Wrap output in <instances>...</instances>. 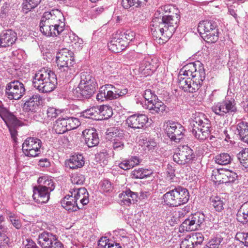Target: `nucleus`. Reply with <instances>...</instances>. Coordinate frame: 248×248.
I'll use <instances>...</instances> for the list:
<instances>
[{
	"label": "nucleus",
	"mask_w": 248,
	"mask_h": 248,
	"mask_svg": "<svg viewBox=\"0 0 248 248\" xmlns=\"http://www.w3.org/2000/svg\"><path fill=\"white\" fill-rule=\"evenodd\" d=\"M180 16L164 15L159 8L154 14L151 31L154 39L158 40L159 44L167 41L173 35L178 27Z\"/></svg>",
	"instance_id": "f257e3e1"
},
{
	"label": "nucleus",
	"mask_w": 248,
	"mask_h": 248,
	"mask_svg": "<svg viewBox=\"0 0 248 248\" xmlns=\"http://www.w3.org/2000/svg\"><path fill=\"white\" fill-rule=\"evenodd\" d=\"M65 24L62 13L57 9L44 13L40 22V31L47 37H56L64 30Z\"/></svg>",
	"instance_id": "f03ea898"
},
{
	"label": "nucleus",
	"mask_w": 248,
	"mask_h": 248,
	"mask_svg": "<svg viewBox=\"0 0 248 248\" xmlns=\"http://www.w3.org/2000/svg\"><path fill=\"white\" fill-rule=\"evenodd\" d=\"M32 83L34 87L39 92L46 93L54 90L57 84V80L53 72L44 68L35 74Z\"/></svg>",
	"instance_id": "7ed1b4c3"
},
{
	"label": "nucleus",
	"mask_w": 248,
	"mask_h": 248,
	"mask_svg": "<svg viewBox=\"0 0 248 248\" xmlns=\"http://www.w3.org/2000/svg\"><path fill=\"white\" fill-rule=\"evenodd\" d=\"M211 124L210 121L202 113L193 114L189 129L192 135L200 140H204L210 135Z\"/></svg>",
	"instance_id": "20e7f679"
},
{
	"label": "nucleus",
	"mask_w": 248,
	"mask_h": 248,
	"mask_svg": "<svg viewBox=\"0 0 248 248\" xmlns=\"http://www.w3.org/2000/svg\"><path fill=\"white\" fill-rule=\"evenodd\" d=\"M72 55V52L66 48L61 49L57 54L56 63L62 78H69L75 72L72 68L74 62Z\"/></svg>",
	"instance_id": "39448f33"
},
{
	"label": "nucleus",
	"mask_w": 248,
	"mask_h": 248,
	"mask_svg": "<svg viewBox=\"0 0 248 248\" xmlns=\"http://www.w3.org/2000/svg\"><path fill=\"white\" fill-rule=\"evenodd\" d=\"M189 199L188 191L181 186L175 187L163 196V202L170 207H175L187 202Z\"/></svg>",
	"instance_id": "423d86ee"
},
{
	"label": "nucleus",
	"mask_w": 248,
	"mask_h": 248,
	"mask_svg": "<svg viewBox=\"0 0 248 248\" xmlns=\"http://www.w3.org/2000/svg\"><path fill=\"white\" fill-rule=\"evenodd\" d=\"M97 83L95 79L87 73L81 75V80L74 93L79 99H88L96 91Z\"/></svg>",
	"instance_id": "0eeeda50"
},
{
	"label": "nucleus",
	"mask_w": 248,
	"mask_h": 248,
	"mask_svg": "<svg viewBox=\"0 0 248 248\" xmlns=\"http://www.w3.org/2000/svg\"><path fill=\"white\" fill-rule=\"evenodd\" d=\"M180 72L184 76H189L199 81L201 85L205 78L203 65L199 61L186 64L180 70Z\"/></svg>",
	"instance_id": "6e6552de"
},
{
	"label": "nucleus",
	"mask_w": 248,
	"mask_h": 248,
	"mask_svg": "<svg viewBox=\"0 0 248 248\" xmlns=\"http://www.w3.org/2000/svg\"><path fill=\"white\" fill-rule=\"evenodd\" d=\"M204 221V216L203 214L197 212L191 214L180 226V232H182L198 230Z\"/></svg>",
	"instance_id": "1a4fd4ad"
},
{
	"label": "nucleus",
	"mask_w": 248,
	"mask_h": 248,
	"mask_svg": "<svg viewBox=\"0 0 248 248\" xmlns=\"http://www.w3.org/2000/svg\"><path fill=\"white\" fill-rule=\"evenodd\" d=\"M195 155L193 150L187 145H180L178 151L173 155L174 161L180 165L191 163L195 159Z\"/></svg>",
	"instance_id": "9d476101"
},
{
	"label": "nucleus",
	"mask_w": 248,
	"mask_h": 248,
	"mask_svg": "<svg viewBox=\"0 0 248 248\" xmlns=\"http://www.w3.org/2000/svg\"><path fill=\"white\" fill-rule=\"evenodd\" d=\"M80 125L78 119L74 117L59 118L53 125V129L58 134L76 128Z\"/></svg>",
	"instance_id": "9b49d317"
},
{
	"label": "nucleus",
	"mask_w": 248,
	"mask_h": 248,
	"mask_svg": "<svg viewBox=\"0 0 248 248\" xmlns=\"http://www.w3.org/2000/svg\"><path fill=\"white\" fill-rule=\"evenodd\" d=\"M41 140L33 137L28 138L22 144V150L26 156L35 157L41 153Z\"/></svg>",
	"instance_id": "f8f14e48"
},
{
	"label": "nucleus",
	"mask_w": 248,
	"mask_h": 248,
	"mask_svg": "<svg viewBox=\"0 0 248 248\" xmlns=\"http://www.w3.org/2000/svg\"><path fill=\"white\" fill-rule=\"evenodd\" d=\"M167 135L171 141L180 142L185 136V129L180 124L169 121L166 123Z\"/></svg>",
	"instance_id": "ddd939ff"
},
{
	"label": "nucleus",
	"mask_w": 248,
	"mask_h": 248,
	"mask_svg": "<svg viewBox=\"0 0 248 248\" xmlns=\"http://www.w3.org/2000/svg\"><path fill=\"white\" fill-rule=\"evenodd\" d=\"M38 244L42 248H63V244L56 235L44 231L39 234Z\"/></svg>",
	"instance_id": "4468645a"
},
{
	"label": "nucleus",
	"mask_w": 248,
	"mask_h": 248,
	"mask_svg": "<svg viewBox=\"0 0 248 248\" xmlns=\"http://www.w3.org/2000/svg\"><path fill=\"white\" fill-rule=\"evenodd\" d=\"M24 84L19 80H14L8 83L5 89V94L10 99L18 100L25 94Z\"/></svg>",
	"instance_id": "2eb2a0df"
},
{
	"label": "nucleus",
	"mask_w": 248,
	"mask_h": 248,
	"mask_svg": "<svg viewBox=\"0 0 248 248\" xmlns=\"http://www.w3.org/2000/svg\"><path fill=\"white\" fill-rule=\"evenodd\" d=\"M178 85L185 92L195 93L201 86V83L189 76H184L180 71L178 76Z\"/></svg>",
	"instance_id": "dca6fc26"
},
{
	"label": "nucleus",
	"mask_w": 248,
	"mask_h": 248,
	"mask_svg": "<svg viewBox=\"0 0 248 248\" xmlns=\"http://www.w3.org/2000/svg\"><path fill=\"white\" fill-rule=\"evenodd\" d=\"M0 116L8 125L12 138H15L17 135V131L14 127H10L9 124H16L17 119L8 109L3 107L1 101H0Z\"/></svg>",
	"instance_id": "f3484780"
},
{
	"label": "nucleus",
	"mask_w": 248,
	"mask_h": 248,
	"mask_svg": "<svg viewBox=\"0 0 248 248\" xmlns=\"http://www.w3.org/2000/svg\"><path fill=\"white\" fill-rule=\"evenodd\" d=\"M116 87L111 84H106L102 86L96 95V99L98 101L116 99Z\"/></svg>",
	"instance_id": "a211bd4d"
},
{
	"label": "nucleus",
	"mask_w": 248,
	"mask_h": 248,
	"mask_svg": "<svg viewBox=\"0 0 248 248\" xmlns=\"http://www.w3.org/2000/svg\"><path fill=\"white\" fill-rule=\"evenodd\" d=\"M148 120L147 117L144 114H134L127 118L126 124L132 128L140 129L145 125Z\"/></svg>",
	"instance_id": "6ab92c4d"
},
{
	"label": "nucleus",
	"mask_w": 248,
	"mask_h": 248,
	"mask_svg": "<svg viewBox=\"0 0 248 248\" xmlns=\"http://www.w3.org/2000/svg\"><path fill=\"white\" fill-rule=\"evenodd\" d=\"M69 193L73 194L77 202H78L81 208L87 205L89 202V194L87 189L84 187L76 188L71 189Z\"/></svg>",
	"instance_id": "aec40b11"
},
{
	"label": "nucleus",
	"mask_w": 248,
	"mask_h": 248,
	"mask_svg": "<svg viewBox=\"0 0 248 248\" xmlns=\"http://www.w3.org/2000/svg\"><path fill=\"white\" fill-rule=\"evenodd\" d=\"M41 97L38 94L32 95L25 102L23 109L27 112L35 113L40 108Z\"/></svg>",
	"instance_id": "412c9836"
},
{
	"label": "nucleus",
	"mask_w": 248,
	"mask_h": 248,
	"mask_svg": "<svg viewBox=\"0 0 248 248\" xmlns=\"http://www.w3.org/2000/svg\"><path fill=\"white\" fill-rule=\"evenodd\" d=\"M157 60L149 58L144 59L140 62L139 66V70L144 74L150 75L155 71L158 67L159 64Z\"/></svg>",
	"instance_id": "4be33fe9"
},
{
	"label": "nucleus",
	"mask_w": 248,
	"mask_h": 248,
	"mask_svg": "<svg viewBox=\"0 0 248 248\" xmlns=\"http://www.w3.org/2000/svg\"><path fill=\"white\" fill-rule=\"evenodd\" d=\"M128 43L122 39L118 32L114 35L108 44L109 49L114 53H118L125 49Z\"/></svg>",
	"instance_id": "5701e85b"
},
{
	"label": "nucleus",
	"mask_w": 248,
	"mask_h": 248,
	"mask_svg": "<svg viewBox=\"0 0 248 248\" xmlns=\"http://www.w3.org/2000/svg\"><path fill=\"white\" fill-rule=\"evenodd\" d=\"M17 39L16 33L12 30L3 31L0 34V47H9L13 45Z\"/></svg>",
	"instance_id": "b1692460"
},
{
	"label": "nucleus",
	"mask_w": 248,
	"mask_h": 248,
	"mask_svg": "<svg viewBox=\"0 0 248 248\" xmlns=\"http://www.w3.org/2000/svg\"><path fill=\"white\" fill-rule=\"evenodd\" d=\"M82 135L85 142L89 147H94L99 143L98 134L95 129H86L82 132Z\"/></svg>",
	"instance_id": "393cba45"
},
{
	"label": "nucleus",
	"mask_w": 248,
	"mask_h": 248,
	"mask_svg": "<svg viewBox=\"0 0 248 248\" xmlns=\"http://www.w3.org/2000/svg\"><path fill=\"white\" fill-rule=\"evenodd\" d=\"M108 135L114 138L113 147L114 150L120 151L124 149V134L122 131L113 128L109 132Z\"/></svg>",
	"instance_id": "a878e982"
},
{
	"label": "nucleus",
	"mask_w": 248,
	"mask_h": 248,
	"mask_svg": "<svg viewBox=\"0 0 248 248\" xmlns=\"http://www.w3.org/2000/svg\"><path fill=\"white\" fill-rule=\"evenodd\" d=\"M62 206L69 212H74L81 208L80 204L77 202L73 194H69L65 196L61 201Z\"/></svg>",
	"instance_id": "bb28decb"
},
{
	"label": "nucleus",
	"mask_w": 248,
	"mask_h": 248,
	"mask_svg": "<svg viewBox=\"0 0 248 248\" xmlns=\"http://www.w3.org/2000/svg\"><path fill=\"white\" fill-rule=\"evenodd\" d=\"M50 192L47 190L36 186L33 188L32 197L36 202L38 203H45L48 201L50 198Z\"/></svg>",
	"instance_id": "cd10ccee"
},
{
	"label": "nucleus",
	"mask_w": 248,
	"mask_h": 248,
	"mask_svg": "<svg viewBox=\"0 0 248 248\" xmlns=\"http://www.w3.org/2000/svg\"><path fill=\"white\" fill-rule=\"evenodd\" d=\"M236 174L228 169L218 168V184L230 183L234 181Z\"/></svg>",
	"instance_id": "c85d7f7f"
},
{
	"label": "nucleus",
	"mask_w": 248,
	"mask_h": 248,
	"mask_svg": "<svg viewBox=\"0 0 248 248\" xmlns=\"http://www.w3.org/2000/svg\"><path fill=\"white\" fill-rule=\"evenodd\" d=\"M84 158L81 154L73 155L65 162L66 166L73 170L81 168L84 166Z\"/></svg>",
	"instance_id": "c756f323"
},
{
	"label": "nucleus",
	"mask_w": 248,
	"mask_h": 248,
	"mask_svg": "<svg viewBox=\"0 0 248 248\" xmlns=\"http://www.w3.org/2000/svg\"><path fill=\"white\" fill-rule=\"evenodd\" d=\"M145 108L148 109L149 112L153 114L162 115L165 111L166 106L157 98L155 100V101H153L148 104H146Z\"/></svg>",
	"instance_id": "7c9ffc66"
},
{
	"label": "nucleus",
	"mask_w": 248,
	"mask_h": 248,
	"mask_svg": "<svg viewBox=\"0 0 248 248\" xmlns=\"http://www.w3.org/2000/svg\"><path fill=\"white\" fill-rule=\"evenodd\" d=\"M217 24L215 22L211 20H204L201 21L198 25L197 30L201 35L207 34L211 30L215 29Z\"/></svg>",
	"instance_id": "2f4dec72"
},
{
	"label": "nucleus",
	"mask_w": 248,
	"mask_h": 248,
	"mask_svg": "<svg viewBox=\"0 0 248 248\" xmlns=\"http://www.w3.org/2000/svg\"><path fill=\"white\" fill-rule=\"evenodd\" d=\"M38 186L51 192L54 189V183L52 179L45 176L40 177L37 180Z\"/></svg>",
	"instance_id": "473e14b6"
},
{
	"label": "nucleus",
	"mask_w": 248,
	"mask_h": 248,
	"mask_svg": "<svg viewBox=\"0 0 248 248\" xmlns=\"http://www.w3.org/2000/svg\"><path fill=\"white\" fill-rule=\"evenodd\" d=\"M219 110L220 111H222L225 113L229 112H236L237 108L235 100L233 99L231 100H225L220 104L219 107Z\"/></svg>",
	"instance_id": "72a5a7b5"
},
{
	"label": "nucleus",
	"mask_w": 248,
	"mask_h": 248,
	"mask_svg": "<svg viewBox=\"0 0 248 248\" xmlns=\"http://www.w3.org/2000/svg\"><path fill=\"white\" fill-rule=\"evenodd\" d=\"M241 140L248 144V123L245 122H240L237 125Z\"/></svg>",
	"instance_id": "f704fd0d"
},
{
	"label": "nucleus",
	"mask_w": 248,
	"mask_h": 248,
	"mask_svg": "<svg viewBox=\"0 0 248 248\" xmlns=\"http://www.w3.org/2000/svg\"><path fill=\"white\" fill-rule=\"evenodd\" d=\"M153 173L151 170L140 168L135 169L131 172L133 178L136 179H143L150 176Z\"/></svg>",
	"instance_id": "c9c22d12"
},
{
	"label": "nucleus",
	"mask_w": 248,
	"mask_h": 248,
	"mask_svg": "<svg viewBox=\"0 0 248 248\" xmlns=\"http://www.w3.org/2000/svg\"><path fill=\"white\" fill-rule=\"evenodd\" d=\"M144 151L146 152H153L157 146V143L155 140L152 139H143L140 143Z\"/></svg>",
	"instance_id": "e433bc0d"
},
{
	"label": "nucleus",
	"mask_w": 248,
	"mask_h": 248,
	"mask_svg": "<svg viewBox=\"0 0 248 248\" xmlns=\"http://www.w3.org/2000/svg\"><path fill=\"white\" fill-rule=\"evenodd\" d=\"M99 106H93L81 113V116L86 118L96 119V116L99 112Z\"/></svg>",
	"instance_id": "4c0bfd02"
},
{
	"label": "nucleus",
	"mask_w": 248,
	"mask_h": 248,
	"mask_svg": "<svg viewBox=\"0 0 248 248\" xmlns=\"http://www.w3.org/2000/svg\"><path fill=\"white\" fill-rule=\"evenodd\" d=\"M99 109L98 115L101 117L100 119H107L112 115V108L108 106H99Z\"/></svg>",
	"instance_id": "58836bf2"
},
{
	"label": "nucleus",
	"mask_w": 248,
	"mask_h": 248,
	"mask_svg": "<svg viewBox=\"0 0 248 248\" xmlns=\"http://www.w3.org/2000/svg\"><path fill=\"white\" fill-rule=\"evenodd\" d=\"M147 0H122V4L125 9H128L132 6L138 7L144 4Z\"/></svg>",
	"instance_id": "ea45409f"
},
{
	"label": "nucleus",
	"mask_w": 248,
	"mask_h": 248,
	"mask_svg": "<svg viewBox=\"0 0 248 248\" xmlns=\"http://www.w3.org/2000/svg\"><path fill=\"white\" fill-rule=\"evenodd\" d=\"M240 163L246 168H248V148L242 150L237 155Z\"/></svg>",
	"instance_id": "a19ab883"
},
{
	"label": "nucleus",
	"mask_w": 248,
	"mask_h": 248,
	"mask_svg": "<svg viewBox=\"0 0 248 248\" xmlns=\"http://www.w3.org/2000/svg\"><path fill=\"white\" fill-rule=\"evenodd\" d=\"M126 194L127 192L126 190L124 192H123V193L120 194L119 195V197L121 199L122 202H123L124 204L126 205H129L130 204H131L132 203H134L138 197V195L133 194V196H129L131 198V199H129V197L128 196V195Z\"/></svg>",
	"instance_id": "79ce46f5"
},
{
	"label": "nucleus",
	"mask_w": 248,
	"mask_h": 248,
	"mask_svg": "<svg viewBox=\"0 0 248 248\" xmlns=\"http://www.w3.org/2000/svg\"><path fill=\"white\" fill-rule=\"evenodd\" d=\"M120 243L109 242L108 239L106 237L101 238L98 242L99 248H118Z\"/></svg>",
	"instance_id": "37998d69"
},
{
	"label": "nucleus",
	"mask_w": 248,
	"mask_h": 248,
	"mask_svg": "<svg viewBox=\"0 0 248 248\" xmlns=\"http://www.w3.org/2000/svg\"><path fill=\"white\" fill-rule=\"evenodd\" d=\"M222 124L223 126L219 125L221 127L218 129V134L220 135L219 139L221 140V142L219 141V142L220 144L222 143L223 145H225L224 142H228V140L230 139V137L229 135L227 134V127L224 124Z\"/></svg>",
	"instance_id": "c03bdc74"
},
{
	"label": "nucleus",
	"mask_w": 248,
	"mask_h": 248,
	"mask_svg": "<svg viewBox=\"0 0 248 248\" xmlns=\"http://www.w3.org/2000/svg\"><path fill=\"white\" fill-rule=\"evenodd\" d=\"M69 37L71 39V44L72 47L77 50H80L82 46L83 41L82 39L79 38L78 36H75V34H72Z\"/></svg>",
	"instance_id": "a18cd8bd"
},
{
	"label": "nucleus",
	"mask_w": 248,
	"mask_h": 248,
	"mask_svg": "<svg viewBox=\"0 0 248 248\" xmlns=\"http://www.w3.org/2000/svg\"><path fill=\"white\" fill-rule=\"evenodd\" d=\"M126 58L130 62H137L143 59V55L141 53L133 51L128 53Z\"/></svg>",
	"instance_id": "49530a36"
},
{
	"label": "nucleus",
	"mask_w": 248,
	"mask_h": 248,
	"mask_svg": "<svg viewBox=\"0 0 248 248\" xmlns=\"http://www.w3.org/2000/svg\"><path fill=\"white\" fill-rule=\"evenodd\" d=\"M122 39L125 40L128 44L132 41L135 36V33L130 30H127L124 32H118Z\"/></svg>",
	"instance_id": "de8ad7c7"
},
{
	"label": "nucleus",
	"mask_w": 248,
	"mask_h": 248,
	"mask_svg": "<svg viewBox=\"0 0 248 248\" xmlns=\"http://www.w3.org/2000/svg\"><path fill=\"white\" fill-rule=\"evenodd\" d=\"M143 97L146 101L145 104V106H146V104H148L153 101H155V100L158 98L157 96L150 89L146 90L144 91Z\"/></svg>",
	"instance_id": "09e8293b"
},
{
	"label": "nucleus",
	"mask_w": 248,
	"mask_h": 248,
	"mask_svg": "<svg viewBox=\"0 0 248 248\" xmlns=\"http://www.w3.org/2000/svg\"><path fill=\"white\" fill-rule=\"evenodd\" d=\"M236 219L238 221L243 224L248 222V214H247L244 210L240 207L236 215Z\"/></svg>",
	"instance_id": "8fccbe9b"
},
{
	"label": "nucleus",
	"mask_w": 248,
	"mask_h": 248,
	"mask_svg": "<svg viewBox=\"0 0 248 248\" xmlns=\"http://www.w3.org/2000/svg\"><path fill=\"white\" fill-rule=\"evenodd\" d=\"M71 181L73 184L82 185L85 181V177L80 173H75L72 174Z\"/></svg>",
	"instance_id": "3c124183"
},
{
	"label": "nucleus",
	"mask_w": 248,
	"mask_h": 248,
	"mask_svg": "<svg viewBox=\"0 0 248 248\" xmlns=\"http://www.w3.org/2000/svg\"><path fill=\"white\" fill-rule=\"evenodd\" d=\"M7 228L5 227L4 230H0V248H4L8 244L9 239L5 234Z\"/></svg>",
	"instance_id": "603ef678"
},
{
	"label": "nucleus",
	"mask_w": 248,
	"mask_h": 248,
	"mask_svg": "<svg viewBox=\"0 0 248 248\" xmlns=\"http://www.w3.org/2000/svg\"><path fill=\"white\" fill-rule=\"evenodd\" d=\"M9 220L11 224L17 229H19L22 224L20 219L13 213H10L8 215Z\"/></svg>",
	"instance_id": "864d4df0"
},
{
	"label": "nucleus",
	"mask_w": 248,
	"mask_h": 248,
	"mask_svg": "<svg viewBox=\"0 0 248 248\" xmlns=\"http://www.w3.org/2000/svg\"><path fill=\"white\" fill-rule=\"evenodd\" d=\"M62 111L53 107H49L46 111L47 117L49 120H52L58 116Z\"/></svg>",
	"instance_id": "5fc2aeb1"
},
{
	"label": "nucleus",
	"mask_w": 248,
	"mask_h": 248,
	"mask_svg": "<svg viewBox=\"0 0 248 248\" xmlns=\"http://www.w3.org/2000/svg\"><path fill=\"white\" fill-rule=\"evenodd\" d=\"M194 243L190 235H188L182 241L180 248H194Z\"/></svg>",
	"instance_id": "6e6d98bb"
},
{
	"label": "nucleus",
	"mask_w": 248,
	"mask_h": 248,
	"mask_svg": "<svg viewBox=\"0 0 248 248\" xmlns=\"http://www.w3.org/2000/svg\"><path fill=\"white\" fill-rule=\"evenodd\" d=\"M231 156L227 153L220 154L218 157V164L226 165L231 162Z\"/></svg>",
	"instance_id": "4d7b16f0"
},
{
	"label": "nucleus",
	"mask_w": 248,
	"mask_h": 248,
	"mask_svg": "<svg viewBox=\"0 0 248 248\" xmlns=\"http://www.w3.org/2000/svg\"><path fill=\"white\" fill-rule=\"evenodd\" d=\"M217 31H214L213 33H209L206 34V35H202V37L204 40L208 43H215L217 41Z\"/></svg>",
	"instance_id": "13d9d810"
},
{
	"label": "nucleus",
	"mask_w": 248,
	"mask_h": 248,
	"mask_svg": "<svg viewBox=\"0 0 248 248\" xmlns=\"http://www.w3.org/2000/svg\"><path fill=\"white\" fill-rule=\"evenodd\" d=\"M26 1L27 2L23 7V10L26 9L30 11L36 7L40 3L41 0H26Z\"/></svg>",
	"instance_id": "bf43d9fd"
},
{
	"label": "nucleus",
	"mask_w": 248,
	"mask_h": 248,
	"mask_svg": "<svg viewBox=\"0 0 248 248\" xmlns=\"http://www.w3.org/2000/svg\"><path fill=\"white\" fill-rule=\"evenodd\" d=\"M190 236L192 240L194 245L201 244L204 239L203 235L201 233H193Z\"/></svg>",
	"instance_id": "052dcab7"
},
{
	"label": "nucleus",
	"mask_w": 248,
	"mask_h": 248,
	"mask_svg": "<svg viewBox=\"0 0 248 248\" xmlns=\"http://www.w3.org/2000/svg\"><path fill=\"white\" fill-rule=\"evenodd\" d=\"M236 238L246 246H248V233L237 232L236 234Z\"/></svg>",
	"instance_id": "680f3d73"
},
{
	"label": "nucleus",
	"mask_w": 248,
	"mask_h": 248,
	"mask_svg": "<svg viewBox=\"0 0 248 248\" xmlns=\"http://www.w3.org/2000/svg\"><path fill=\"white\" fill-rule=\"evenodd\" d=\"M101 188L104 192H108L112 190V186L110 181L108 180H104L101 183Z\"/></svg>",
	"instance_id": "e2e57ef3"
},
{
	"label": "nucleus",
	"mask_w": 248,
	"mask_h": 248,
	"mask_svg": "<svg viewBox=\"0 0 248 248\" xmlns=\"http://www.w3.org/2000/svg\"><path fill=\"white\" fill-rule=\"evenodd\" d=\"M116 99L120 97H122L126 95L128 93V89L127 88L118 89L116 88Z\"/></svg>",
	"instance_id": "0e129e2a"
},
{
	"label": "nucleus",
	"mask_w": 248,
	"mask_h": 248,
	"mask_svg": "<svg viewBox=\"0 0 248 248\" xmlns=\"http://www.w3.org/2000/svg\"><path fill=\"white\" fill-rule=\"evenodd\" d=\"M119 167L124 170H127L131 168V166L129 164L128 159L124 160L121 162L119 165Z\"/></svg>",
	"instance_id": "69168bd1"
},
{
	"label": "nucleus",
	"mask_w": 248,
	"mask_h": 248,
	"mask_svg": "<svg viewBox=\"0 0 248 248\" xmlns=\"http://www.w3.org/2000/svg\"><path fill=\"white\" fill-rule=\"evenodd\" d=\"M104 9L102 7H98L93 8L92 11V16L93 17H95L104 12Z\"/></svg>",
	"instance_id": "338daca9"
},
{
	"label": "nucleus",
	"mask_w": 248,
	"mask_h": 248,
	"mask_svg": "<svg viewBox=\"0 0 248 248\" xmlns=\"http://www.w3.org/2000/svg\"><path fill=\"white\" fill-rule=\"evenodd\" d=\"M129 164L132 165L131 168H133L135 166L139 164L140 163L139 158L137 156H132L128 159Z\"/></svg>",
	"instance_id": "774afa93"
}]
</instances>
